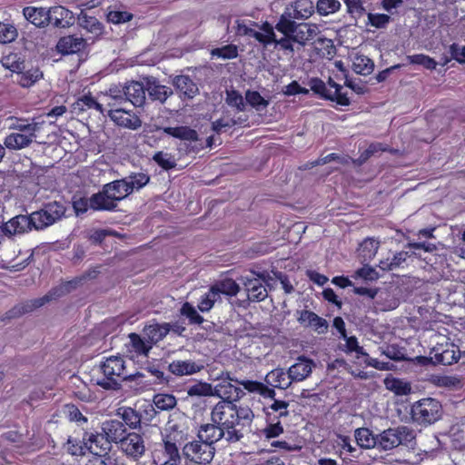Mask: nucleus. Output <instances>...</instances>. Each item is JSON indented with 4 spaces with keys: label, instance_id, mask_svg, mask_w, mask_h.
<instances>
[{
    "label": "nucleus",
    "instance_id": "nucleus-60",
    "mask_svg": "<svg viewBox=\"0 0 465 465\" xmlns=\"http://www.w3.org/2000/svg\"><path fill=\"white\" fill-rule=\"evenodd\" d=\"M133 15L125 11H110L107 14V21L113 24H122L130 21Z\"/></svg>",
    "mask_w": 465,
    "mask_h": 465
},
{
    "label": "nucleus",
    "instance_id": "nucleus-12",
    "mask_svg": "<svg viewBox=\"0 0 465 465\" xmlns=\"http://www.w3.org/2000/svg\"><path fill=\"white\" fill-rule=\"evenodd\" d=\"M187 440V433L174 425L166 430L163 436L164 453L165 455H174L177 457L179 447Z\"/></svg>",
    "mask_w": 465,
    "mask_h": 465
},
{
    "label": "nucleus",
    "instance_id": "nucleus-44",
    "mask_svg": "<svg viewBox=\"0 0 465 465\" xmlns=\"http://www.w3.org/2000/svg\"><path fill=\"white\" fill-rule=\"evenodd\" d=\"M85 280L86 276H80L71 281L63 282L60 285L52 289L53 293L56 296V298L66 295L70 293L72 291L75 290Z\"/></svg>",
    "mask_w": 465,
    "mask_h": 465
},
{
    "label": "nucleus",
    "instance_id": "nucleus-3",
    "mask_svg": "<svg viewBox=\"0 0 465 465\" xmlns=\"http://www.w3.org/2000/svg\"><path fill=\"white\" fill-rule=\"evenodd\" d=\"M100 369L104 378L98 379L96 384L104 390L117 391L121 388L120 381H134L136 378H143L141 371L127 373L124 360L119 356H111L105 360Z\"/></svg>",
    "mask_w": 465,
    "mask_h": 465
},
{
    "label": "nucleus",
    "instance_id": "nucleus-43",
    "mask_svg": "<svg viewBox=\"0 0 465 465\" xmlns=\"http://www.w3.org/2000/svg\"><path fill=\"white\" fill-rule=\"evenodd\" d=\"M108 105L111 107L108 113L110 118L119 125L128 126L131 121L126 116L128 115L126 109L115 103L109 102Z\"/></svg>",
    "mask_w": 465,
    "mask_h": 465
},
{
    "label": "nucleus",
    "instance_id": "nucleus-19",
    "mask_svg": "<svg viewBox=\"0 0 465 465\" xmlns=\"http://www.w3.org/2000/svg\"><path fill=\"white\" fill-rule=\"evenodd\" d=\"M313 361L304 356H300L297 361L288 369L289 378L292 382L304 381L312 371Z\"/></svg>",
    "mask_w": 465,
    "mask_h": 465
},
{
    "label": "nucleus",
    "instance_id": "nucleus-24",
    "mask_svg": "<svg viewBox=\"0 0 465 465\" xmlns=\"http://www.w3.org/2000/svg\"><path fill=\"white\" fill-rule=\"evenodd\" d=\"M102 430L111 442H122L126 437L125 424L119 420H110L103 422Z\"/></svg>",
    "mask_w": 465,
    "mask_h": 465
},
{
    "label": "nucleus",
    "instance_id": "nucleus-22",
    "mask_svg": "<svg viewBox=\"0 0 465 465\" xmlns=\"http://www.w3.org/2000/svg\"><path fill=\"white\" fill-rule=\"evenodd\" d=\"M197 437L201 440L213 446L220 440H225V433L218 424L212 421V423L202 424L199 427Z\"/></svg>",
    "mask_w": 465,
    "mask_h": 465
},
{
    "label": "nucleus",
    "instance_id": "nucleus-46",
    "mask_svg": "<svg viewBox=\"0 0 465 465\" xmlns=\"http://www.w3.org/2000/svg\"><path fill=\"white\" fill-rule=\"evenodd\" d=\"M266 427L260 430V436L264 437L266 440L277 438L284 432L282 421H266Z\"/></svg>",
    "mask_w": 465,
    "mask_h": 465
},
{
    "label": "nucleus",
    "instance_id": "nucleus-30",
    "mask_svg": "<svg viewBox=\"0 0 465 465\" xmlns=\"http://www.w3.org/2000/svg\"><path fill=\"white\" fill-rule=\"evenodd\" d=\"M210 291L213 296L220 294L235 296L239 292L240 287L234 280L231 278H225L212 285Z\"/></svg>",
    "mask_w": 465,
    "mask_h": 465
},
{
    "label": "nucleus",
    "instance_id": "nucleus-31",
    "mask_svg": "<svg viewBox=\"0 0 465 465\" xmlns=\"http://www.w3.org/2000/svg\"><path fill=\"white\" fill-rule=\"evenodd\" d=\"M173 84L181 95L186 98H193L198 93L196 84L188 75H178L174 78Z\"/></svg>",
    "mask_w": 465,
    "mask_h": 465
},
{
    "label": "nucleus",
    "instance_id": "nucleus-5",
    "mask_svg": "<svg viewBox=\"0 0 465 465\" xmlns=\"http://www.w3.org/2000/svg\"><path fill=\"white\" fill-rule=\"evenodd\" d=\"M326 84L318 77L311 78L309 81V86L311 90L320 96L321 98L331 102H335L341 106H349L351 104V99L348 96L347 92H342V86L337 84L331 77H329Z\"/></svg>",
    "mask_w": 465,
    "mask_h": 465
},
{
    "label": "nucleus",
    "instance_id": "nucleus-9",
    "mask_svg": "<svg viewBox=\"0 0 465 465\" xmlns=\"http://www.w3.org/2000/svg\"><path fill=\"white\" fill-rule=\"evenodd\" d=\"M237 381L231 377L230 372L223 373L220 381L215 385V394L222 398V401H239L244 394L242 390L232 383Z\"/></svg>",
    "mask_w": 465,
    "mask_h": 465
},
{
    "label": "nucleus",
    "instance_id": "nucleus-64",
    "mask_svg": "<svg viewBox=\"0 0 465 465\" xmlns=\"http://www.w3.org/2000/svg\"><path fill=\"white\" fill-rule=\"evenodd\" d=\"M123 419L126 424L132 428H136L141 423V415L133 409H127L124 411Z\"/></svg>",
    "mask_w": 465,
    "mask_h": 465
},
{
    "label": "nucleus",
    "instance_id": "nucleus-6",
    "mask_svg": "<svg viewBox=\"0 0 465 465\" xmlns=\"http://www.w3.org/2000/svg\"><path fill=\"white\" fill-rule=\"evenodd\" d=\"M415 440V433L407 426L389 428L378 434V447L384 450H392L400 445H412Z\"/></svg>",
    "mask_w": 465,
    "mask_h": 465
},
{
    "label": "nucleus",
    "instance_id": "nucleus-35",
    "mask_svg": "<svg viewBox=\"0 0 465 465\" xmlns=\"http://www.w3.org/2000/svg\"><path fill=\"white\" fill-rule=\"evenodd\" d=\"M380 242L372 237L365 238L358 249L359 256L363 262H371L376 255Z\"/></svg>",
    "mask_w": 465,
    "mask_h": 465
},
{
    "label": "nucleus",
    "instance_id": "nucleus-59",
    "mask_svg": "<svg viewBox=\"0 0 465 465\" xmlns=\"http://www.w3.org/2000/svg\"><path fill=\"white\" fill-rule=\"evenodd\" d=\"M347 7V12L353 17H361L365 13L361 0H342Z\"/></svg>",
    "mask_w": 465,
    "mask_h": 465
},
{
    "label": "nucleus",
    "instance_id": "nucleus-15",
    "mask_svg": "<svg viewBox=\"0 0 465 465\" xmlns=\"http://www.w3.org/2000/svg\"><path fill=\"white\" fill-rule=\"evenodd\" d=\"M48 25L56 28H69L74 24L73 12L62 5L48 8Z\"/></svg>",
    "mask_w": 465,
    "mask_h": 465
},
{
    "label": "nucleus",
    "instance_id": "nucleus-4",
    "mask_svg": "<svg viewBox=\"0 0 465 465\" xmlns=\"http://www.w3.org/2000/svg\"><path fill=\"white\" fill-rule=\"evenodd\" d=\"M14 130L5 139V145L12 150H21L29 146L36 138V133L42 128V123L19 119L10 127Z\"/></svg>",
    "mask_w": 465,
    "mask_h": 465
},
{
    "label": "nucleus",
    "instance_id": "nucleus-62",
    "mask_svg": "<svg viewBox=\"0 0 465 465\" xmlns=\"http://www.w3.org/2000/svg\"><path fill=\"white\" fill-rule=\"evenodd\" d=\"M391 17L385 14L368 15L369 24L376 28H384L390 22Z\"/></svg>",
    "mask_w": 465,
    "mask_h": 465
},
{
    "label": "nucleus",
    "instance_id": "nucleus-45",
    "mask_svg": "<svg viewBox=\"0 0 465 465\" xmlns=\"http://www.w3.org/2000/svg\"><path fill=\"white\" fill-rule=\"evenodd\" d=\"M153 402L156 410L169 411L176 405V399L172 394L158 393L154 395Z\"/></svg>",
    "mask_w": 465,
    "mask_h": 465
},
{
    "label": "nucleus",
    "instance_id": "nucleus-58",
    "mask_svg": "<svg viewBox=\"0 0 465 465\" xmlns=\"http://www.w3.org/2000/svg\"><path fill=\"white\" fill-rule=\"evenodd\" d=\"M226 103L232 107H236L239 112L245 110V104L242 94L235 90L227 92Z\"/></svg>",
    "mask_w": 465,
    "mask_h": 465
},
{
    "label": "nucleus",
    "instance_id": "nucleus-51",
    "mask_svg": "<svg viewBox=\"0 0 465 465\" xmlns=\"http://www.w3.org/2000/svg\"><path fill=\"white\" fill-rule=\"evenodd\" d=\"M407 60L411 64L422 65L424 68L429 70H434L437 66V62L430 56L424 54L408 55Z\"/></svg>",
    "mask_w": 465,
    "mask_h": 465
},
{
    "label": "nucleus",
    "instance_id": "nucleus-47",
    "mask_svg": "<svg viewBox=\"0 0 465 465\" xmlns=\"http://www.w3.org/2000/svg\"><path fill=\"white\" fill-rule=\"evenodd\" d=\"M303 37L299 36L298 35H283V37L277 39L273 42L275 47H279L281 50L284 52H289L292 54L294 52L293 44L294 43H303Z\"/></svg>",
    "mask_w": 465,
    "mask_h": 465
},
{
    "label": "nucleus",
    "instance_id": "nucleus-38",
    "mask_svg": "<svg viewBox=\"0 0 465 465\" xmlns=\"http://www.w3.org/2000/svg\"><path fill=\"white\" fill-rule=\"evenodd\" d=\"M147 93L153 100L163 103L172 91L165 85L157 84L154 80L147 77Z\"/></svg>",
    "mask_w": 465,
    "mask_h": 465
},
{
    "label": "nucleus",
    "instance_id": "nucleus-1",
    "mask_svg": "<svg viewBox=\"0 0 465 465\" xmlns=\"http://www.w3.org/2000/svg\"><path fill=\"white\" fill-rule=\"evenodd\" d=\"M253 418L251 408L230 401H218L211 411V420L224 430L225 440L230 444L241 441L249 433Z\"/></svg>",
    "mask_w": 465,
    "mask_h": 465
},
{
    "label": "nucleus",
    "instance_id": "nucleus-27",
    "mask_svg": "<svg viewBox=\"0 0 465 465\" xmlns=\"http://www.w3.org/2000/svg\"><path fill=\"white\" fill-rule=\"evenodd\" d=\"M408 258H410L408 252L401 251L395 253H390L388 257L380 261L378 266L384 272L393 271L399 268H403Z\"/></svg>",
    "mask_w": 465,
    "mask_h": 465
},
{
    "label": "nucleus",
    "instance_id": "nucleus-37",
    "mask_svg": "<svg viewBox=\"0 0 465 465\" xmlns=\"http://www.w3.org/2000/svg\"><path fill=\"white\" fill-rule=\"evenodd\" d=\"M254 25L259 26L262 32L257 31V42L262 46L267 47L276 41V35L274 33L275 25L272 26L268 21L262 23L259 25L257 23H253Z\"/></svg>",
    "mask_w": 465,
    "mask_h": 465
},
{
    "label": "nucleus",
    "instance_id": "nucleus-16",
    "mask_svg": "<svg viewBox=\"0 0 465 465\" xmlns=\"http://www.w3.org/2000/svg\"><path fill=\"white\" fill-rule=\"evenodd\" d=\"M87 47V40L73 35L61 37L56 44V51L64 55L80 53Z\"/></svg>",
    "mask_w": 465,
    "mask_h": 465
},
{
    "label": "nucleus",
    "instance_id": "nucleus-26",
    "mask_svg": "<svg viewBox=\"0 0 465 465\" xmlns=\"http://www.w3.org/2000/svg\"><path fill=\"white\" fill-rule=\"evenodd\" d=\"M203 365L192 360H175L169 364V371L175 376L195 374L203 369Z\"/></svg>",
    "mask_w": 465,
    "mask_h": 465
},
{
    "label": "nucleus",
    "instance_id": "nucleus-14",
    "mask_svg": "<svg viewBox=\"0 0 465 465\" xmlns=\"http://www.w3.org/2000/svg\"><path fill=\"white\" fill-rule=\"evenodd\" d=\"M34 229L31 215H16L2 225L3 234L11 237Z\"/></svg>",
    "mask_w": 465,
    "mask_h": 465
},
{
    "label": "nucleus",
    "instance_id": "nucleus-20",
    "mask_svg": "<svg viewBox=\"0 0 465 465\" xmlns=\"http://www.w3.org/2000/svg\"><path fill=\"white\" fill-rule=\"evenodd\" d=\"M121 446L127 455L134 459L142 457L145 451L143 436L135 432L129 433L124 440H122Z\"/></svg>",
    "mask_w": 465,
    "mask_h": 465
},
{
    "label": "nucleus",
    "instance_id": "nucleus-2",
    "mask_svg": "<svg viewBox=\"0 0 465 465\" xmlns=\"http://www.w3.org/2000/svg\"><path fill=\"white\" fill-rule=\"evenodd\" d=\"M143 173L115 180L103 186V189L90 197V208L94 211H114L117 203L127 197L134 189L145 185Z\"/></svg>",
    "mask_w": 465,
    "mask_h": 465
},
{
    "label": "nucleus",
    "instance_id": "nucleus-36",
    "mask_svg": "<svg viewBox=\"0 0 465 465\" xmlns=\"http://www.w3.org/2000/svg\"><path fill=\"white\" fill-rule=\"evenodd\" d=\"M2 65L14 73L20 74L25 69L24 56L18 53H9L1 59Z\"/></svg>",
    "mask_w": 465,
    "mask_h": 465
},
{
    "label": "nucleus",
    "instance_id": "nucleus-33",
    "mask_svg": "<svg viewBox=\"0 0 465 465\" xmlns=\"http://www.w3.org/2000/svg\"><path fill=\"white\" fill-rule=\"evenodd\" d=\"M267 382L274 388L285 390L291 386L292 381L289 378L288 371L285 372L283 369L277 368L271 371L267 376Z\"/></svg>",
    "mask_w": 465,
    "mask_h": 465
},
{
    "label": "nucleus",
    "instance_id": "nucleus-10",
    "mask_svg": "<svg viewBox=\"0 0 465 465\" xmlns=\"http://www.w3.org/2000/svg\"><path fill=\"white\" fill-rule=\"evenodd\" d=\"M56 299V296L53 293L52 289L43 297L35 298L33 300L26 301L23 303L14 306L11 310L6 312L5 318L13 319L22 316L23 314L31 312L35 309L44 306L45 303Z\"/></svg>",
    "mask_w": 465,
    "mask_h": 465
},
{
    "label": "nucleus",
    "instance_id": "nucleus-53",
    "mask_svg": "<svg viewBox=\"0 0 465 465\" xmlns=\"http://www.w3.org/2000/svg\"><path fill=\"white\" fill-rule=\"evenodd\" d=\"M212 55L223 59H233L238 56V48L235 45L230 44L212 50Z\"/></svg>",
    "mask_w": 465,
    "mask_h": 465
},
{
    "label": "nucleus",
    "instance_id": "nucleus-25",
    "mask_svg": "<svg viewBox=\"0 0 465 465\" xmlns=\"http://www.w3.org/2000/svg\"><path fill=\"white\" fill-rule=\"evenodd\" d=\"M24 17L38 28L48 25V9L45 7L26 6L23 9Z\"/></svg>",
    "mask_w": 465,
    "mask_h": 465
},
{
    "label": "nucleus",
    "instance_id": "nucleus-17",
    "mask_svg": "<svg viewBox=\"0 0 465 465\" xmlns=\"http://www.w3.org/2000/svg\"><path fill=\"white\" fill-rule=\"evenodd\" d=\"M289 405V401L278 399L263 405L262 411L265 421H282V419L288 418L290 416Z\"/></svg>",
    "mask_w": 465,
    "mask_h": 465
},
{
    "label": "nucleus",
    "instance_id": "nucleus-11",
    "mask_svg": "<svg viewBox=\"0 0 465 465\" xmlns=\"http://www.w3.org/2000/svg\"><path fill=\"white\" fill-rule=\"evenodd\" d=\"M84 445L94 454L93 457H108L111 450V441L104 433H85L84 436Z\"/></svg>",
    "mask_w": 465,
    "mask_h": 465
},
{
    "label": "nucleus",
    "instance_id": "nucleus-32",
    "mask_svg": "<svg viewBox=\"0 0 465 465\" xmlns=\"http://www.w3.org/2000/svg\"><path fill=\"white\" fill-rule=\"evenodd\" d=\"M291 6L292 8V14L296 20L308 19L316 10L312 0H295Z\"/></svg>",
    "mask_w": 465,
    "mask_h": 465
},
{
    "label": "nucleus",
    "instance_id": "nucleus-42",
    "mask_svg": "<svg viewBox=\"0 0 465 465\" xmlns=\"http://www.w3.org/2000/svg\"><path fill=\"white\" fill-rule=\"evenodd\" d=\"M41 209L54 223L61 220L66 211L65 206L57 201L47 203Z\"/></svg>",
    "mask_w": 465,
    "mask_h": 465
},
{
    "label": "nucleus",
    "instance_id": "nucleus-52",
    "mask_svg": "<svg viewBox=\"0 0 465 465\" xmlns=\"http://www.w3.org/2000/svg\"><path fill=\"white\" fill-rule=\"evenodd\" d=\"M189 396H212L213 395V389L211 383L205 381H199L187 390Z\"/></svg>",
    "mask_w": 465,
    "mask_h": 465
},
{
    "label": "nucleus",
    "instance_id": "nucleus-7",
    "mask_svg": "<svg viewBox=\"0 0 465 465\" xmlns=\"http://www.w3.org/2000/svg\"><path fill=\"white\" fill-rule=\"evenodd\" d=\"M442 406L433 398H423L411 406V415L414 422L420 425H430L436 422L441 416Z\"/></svg>",
    "mask_w": 465,
    "mask_h": 465
},
{
    "label": "nucleus",
    "instance_id": "nucleus-40",
    "mask_svg": "<svg viewBox=\"0 0 465 465\" xmlns=\"http://www.w3.org/2000/svg\"><path fill=\"white\" fill-rule=\"evenodd\" d=\"M130 342L128 346V351L131 354L130 360L134 361L135 358L139 356H145V342L136 333L133 332L129 334Z\"/></svg>",
    "mask_w": 465,
    "mask_h": 465
},
{
    "label": "nucleus",
    "instance_id": "nucleus-18",
    "mask_svg": "<svg viewBox=\"0 0 465 465\" xmlns=\"http://www.w3.org/2000/svg\"><path fill=\"white\" fill-rule=\"evenodd\" d=\"M434 355L431 359L435 363L445 366L458 362L460 358V351L458 346L453 343H447L445 347L433 349Z\"/></svg>",
    "mask_w": 465,
    "mask_h": 465
},
{
    "label": "nucleus",
    "instance_id": "nucleus-28",
    "mask_svg": "<svg viewBox=\"0 0 465 465\" xmlns=\"http://www.w3.org/2000/svg\"><path fill=\"white\" fill-rule=\"evenodd\" d=\"M77 23L79 26L94 35V38H98L104 35V25L94 16H90L85 13L81 12V14L78 15Z\"/></svg>",
    "mask_w": 465,
    "mask_h": 465
},
{
    "label": "nucleus",
    "instance_id": "nucleus-49",
    "mask_svg": "<svg viewBox=\"0 0 465 465\" xmlns=\"http://www.w3.org/2000/svg\"><path fill=\"white\" fill-rule=\"evenodd\" d=\"M180 313L188 319L190 324L201 325L204 322L203 317L201 316L196 309L188 302L182 305Z\"/></svg>",
    "mask_w": 465,
    "mask_h": 465
},
{
    "label": "nucleus",
    "instance_id": "nucleus-29",
    "mask_svg": "<svg viewBox=\"0 0 465 465\" xmlns=\"http://www.w3.org/2000/svg\"><path fill=\"white\" fill-rule=\"evenodd\" d=\"M384 386L387 390L393 392L397 396H405L411 393V383L394 377L392 374H388L384 381Z\"/></svg>",
    "mask_w": 465,
    "mask_h": 465
},
{
    "label": "nucleus",
    "instance_id": "nucleus-50",
    "mask_svg": "<svg viewBox=\"0 0 465 465\" xmlns=\"http://www.w3.org/2000/svg\"><path fill=\"white\" fill-rule=\"evenodd\" d=\"M74 109L85 111L87 109H95L103 113V105L99 104L92 95H83L74 103Z\"/></svg>",
    "mask_w": 465,
    "mask_h": 465
},
{
    "label": "nucleus",
    "instance_id": "nucleus-13",
    "mask_svg": "<svg viewBox=\"0 0 465 465\" xmlns=\"http://www.w3.org/2000/svg\"><path fill=\"white\" fill-rule=\"evenodd\" d=\"M257 276V278H246L244 282V286L248 292V298L252 302H262L268 296V292L264 283L267 282L269 276L263 273H259Z\"/></svg>",
    "mask_w": 465,
    "mask_h": 465
},
{
    "label": "nucleus",
    "instance_id": "nucleus-48",
    "mask_svg": "<svg viewBox=\"0 0 465 465\" xmlns=\"http://www.w3.org/2000/svg\"><path fill=\"white\" fill-rule=\"evenodd\" d=\"M315 7L320 15L326 16L339 11L341 3L338 0H318Z\"/></svg>",
    "mask_w": 465,
    "mask_h": 465
},
{
    "label": "nucleus",
    "instance_id": "nucleus-23",
    "mask_svg": "<svg viewBox=\"0 0 465 465\" xmlns=\"http://www.w3.org/2000/svg\"><path fill=\"white\" fill-rule=\"evenodd\" d=\"M124 104L129 101L134 106H143L145 104V91L142 83L133 82L123 89Z\"/></svg>",
    "mask_w": 465,
    "mask_h": 465
},
{
    "label": "nucleus",
    "instance_id": "nucleus-63",
    "mask_svg": "<svg viewBox=\"0 0 465 465\" xmlns=\"http://www.w3.org/2000/svg\"><path fill=\"white\" fill-rule=\"evenodd\" d=\"M215 296L213 295L211 291L203 295L198 302V309L202 312H209L214 305Z\"/></svg>",
    "mask_w": 465,
    "mask_h": 465
},
{
    "label": "nucleus",
    "instance_id": "nucleus-61",
    "mask_svg": "<svg viewBox=\"0 0 465 465\" xmlns=\"http://www.w3.org/2000/svg\"><path fill=\"white\" fill-rule=\"evenodd\" d=\"M147 331H149L148 339L152 342H156L166 336L169 329L167 327H160L158 325H150L147 327Z\"/></svg>",
    "mask_w": 465,
    "mask_h": 465
},
{
    "label": "nucleus",
    "instance_id": "nucleus-54",
    "mask_svg": "<svg viewBox=\"0 0 465 465\" xmlns=\"http://www.w3.org/2000/svg\"><path fill=\"white\" fill-rule=\"evenodd\" d=\"M30 215L33 222V227L35 230H43L54 224L52 220L49 219V217H47V215L43 212L42 209L36 212H33Z\"/></svg>",
    "mask_w": 465,
    "mask_h": 465
},
{
    "label": "nucleus",
    "instance_id": "nucleus-41",
    "mask_svg": "<svg viewBox=\"0 0 465 465\" xmlns=\"http://www.w3.org/2000/svg\"><path fill=\"white\" fill-rule=\"evenodd\" d=\"M352 69L358 74L369 75L374 69V63L368 56L358 54L353 60Z\"/></svg>",
    "mask_w": 465,
    "mask_h": 465
},
{
    "label": "nucleus",
    "instance_id": "nucleus-56",
    "mask_svg": "<svg viewBox=\"0 0 465 465\" xmlns=\"http://www.w3.org/2000/svg\"><path fill=\"white\" fill-rule=\"evenodd\" d=\"M246 102L253 108L259 110L261 106L267 107L269 101L264 99L258 91L248 90L245 93Z\"/></svg>",
    "mask_w": 465,
    "mask_h": 465
},
{
    "label": "nucleus",
    "instance_id": "nucleus-57",
    "mask_svg": "<svg viewBox=\"0 0 465 465\" xmlns=\"http://www.w3.org/2000/svg\"><path fill=\"white\" fill-rule=\"evenodd\" d=\"M43 77V73L39 69L27 70L20 76L19 84L23 87H29Z\"/></svg>",
    "mask_w": 465,
    "mask_h": 465
},
{
    "label": "nucleus",
    "instance_id": "nucleus-8",
    "mask_svg": "<svg viewBox=\"0 0 465 465\" xmlns=\"http://www.w3.org/2000/svg\"><path fill=\"white\" fill-rule=\"evenodd\" d=\"M214 453V446L209 445L200 439L185 443L183 447V456L190 461L197 464H207L211 462Z\"/></svg>",
    "mask_w": 465,
    "mask_h": 465
},
{
    "label": "nucleus",
    "instance_id": "nucleus-39",
    "mask_svg": "<svg viewBox=\"0 0 465 465\" xmlns=\"http://www.w3.org/2000/svg\"><path fill=\"white\" fill-rule=\"evenodd\" d=\"M164 132L173 137L184 141L194 142L198 140L197 132L189 126L167 127Z\"/></svg>",
    "mask_w": 465,
    "mask_h": 465
},
{
    "label": "nucleus",
    "instance_id": "nucleus-34",
    "mask_svg": "<svg viewBox=\"0 0 465 465\" xmlns=\"http://www.w3.org/2000/svg\"><path fill=\"white\" fill-rule=\"evenodd\" d=\"M354 437L357 444L364 449L378 447V435L365 427L355 430Z\"/></svg>",
    "mask_w": 465,
    "mask_h": 465
},
{
    "label": "nucleus",
    "instance_id": "nucleus-55",
    "mask_svg": "<svg viewBox=\"0 0 465 465\" xmlns=\"http://www.w3.org/2000/svg\"><path fill=\"white\" fill-rule=\"evenodd\" d=\"M18 35L17 29L10 24L0 22V43H11L16 39Z\"/></svg>",
    "mask_w": 465,
    "mask_h": 465
},
{
    "label": "nucleus",
    "instance_id": "nucleus-21",
    "mask_svg": "<svg viewBox=\"0 0 465 465\" xmlns=\"http://www.w3.org/2000/svg\"><path fill=\"white\" fill-rule=\"evenodd\" d=\"M294 15L292 14L289 8H286L284 12L280 15L277 23L275 24V29L282 34L283 35H298V29L307 24H297L295 22Z\"/></svg>",
    "mask_w": 465,
    "mask_h": 465
}]
</instances>
